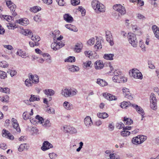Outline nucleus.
<instances>
[{"label":"nucleus","instance_id":"obj_44","mask_svg":"<svg viewBox=\"0 0 159 159\" xmlns=\"http://www.w3.org/2000/svg\"><path fill=\"white\" fill-rule=\"evenodd\" d=\"M120 134L123 137L127 136L130 134V132L129 131L124 130L121 132Z\"/></svg>","mask_w":159,"mask_h":159},{"label":"nucleus","instance_id":"obj_41","mask_svg":"<svg viewBox=\"0 0 159 159\" xmlns=\"http://www.w3.org/2000/svg\"><path fill=\"white\" fill-rule=\"evenodd\" d=\"M8 66V64L5 61H0V66L3 68H7Z\"/></svg>","mask_w":159,"mask_h":159},{"label":"nucleus","instance_id":"obj_10","mask_svg":"<svg viewBox=\"0 0 159 159\" xmlns=\"http://www.w3.org/2000/svg\"><path fill=\"white\" fill-rule=\"evenodd\" d=\"M11 122L13 128L16 130L17 132H20V129L17 120L14 118H12L11 119Z\"/></svg>","mask_w":159,"mask_h":159},{"label":"nucleus","instance_id":"obj_62","mask_svg":"<svg viewBox=\"0 0 159 159\" xmlns=\"http://www.w3.org/2000/svg\"><path fill=\"white\" fill-rule=\"evenodd\" d=\"M119 78V76L114 75L112 77V80L114 82L120 83V81L118 80Z\"/></svg>","mask_w":159,"mask_h":159},{"label":"nucleus","instance_id":"obj_15","mask_svg":"<svg viewBox=\"0 0 159 159\" xmlns=\"http://www.w3.org/2000/svg\"><path fill=\"white\" fill-rule=\"evenodd\" d=\"M64 20L67 22L71 23L73 21V18L68 14H65L63 16Z\"/></svg>","mask_w":159,"mask_h":159},{"label":"nucleus","instance_id":"obj_45","mask_svg":"<svg viewBox=\"0 0 159 159\" xmlns=\"http://www.w3.org/2000/svg\"><path fill=\"white\" fill-rule=\"evenodd\" d=\"M7 77L6 73L1 70H0V78L5 79Z\"/></svg>","mask_w":159,"mask_h":159},{"label":"nucleus","instance_id":"obj_33","mask_svg":"<svg viewBox=\"0 0 159 159\" xmlns=\"http://www.w3.org/2000/svg\"><path fill=\"white\" fill-rule=\"evenodd\" d=\"M139 136H137L136 137H134L132 140V143L135 144H141L140 143V140H139Z\"/></svg>","mask_w":159,"mask_h":159},{"label":"nucleus","instance_id":"obj_31","mask_svg":"<svg viewBox=\"0 0 159 159\" xmlns=\"http://www.w3.org/2000/svg\"><path fill=\"white\" fill-rule=\"evenodd\" d=\"M97 116L99 118L105 119L108 116V115L106 112L99 113H98Z\"/></svg>","mask_w":159,"mask_h":159},{"label":"nucleus","instance_id":"obj_51","mask_svg":"<svg viewBox=\"0 0 159 159\" xmlns=\"http://www.w3.org/2000/svg\"><path fill=\"white\" fill-rule=\"evenodd\" d=\"M88 44L90 45H93L95 43V39L92 38L89 39L87 42Z\"/></svg>","mask_w":159,"mask_h":159},{"label":"nucleus","instance_id":"obj_38","mask_svg":"<svg viewBox=\"0 0 159 159\" xmlns=\"http://www.w3.org/2000/svg\"><path fill=\"white\" fill-rule=\"evenodd\" d=\"M16 54L23 58H25L26 56L25 53L21 49L18 50L16 52Z\"/></svg>","mask_w":159,"mask_h":159},{"label":"nucleus","instance_id":"obj_13","mask_svg":"<svg viewBox=\"0 0 159 159\" xmlns=\"http://www.w3.org/2000/svg\"><path fill=\"white\" fill-rule=\"evenodd\" d=\"M84 123L86 127L89 128L93 124V122L91 117L89 116L86 117L84 120Z\"/></svg>","mask_w":159,"mask_h":159},{"label":"nucleus","instance_id":"obj_47","mask_svg":"<svg viewBox=\"0 0 159 159\" xmlns=\"http://www.w3.org/2000/svg\"><path fill=\"white\" fill-rule=\"evenodd\" d=\"M26 145V144H20L18 148V151L20 152L23 151L25 148Z\"/></svg>","mask_w":159,"mask_h":159},{"label":"nucleus","instance_id":"obj_9","mask_svg":"<svg viewBox=\"0 0 159 159\" xmlns=\"http://www.w3.org/2000/svg\"><path fill=\"white\" fill-rule=\"evenodd\" d=\"M2 135L3 137L11 140H12L14 139L13 136L9 132L5 129H3L2 130Z\"/></svg>","mask_w":159,"mask_h":159},{"label":"nucleus","instance_id":"obj_58","mask_svg":"<svg viewBox=\"0 0 159 159\" xmlns=\"http://www.w3.org/2000/svg\"><path fill=\"white\" fill-rule=\"evenodd\" d=\"M7 148V146L6 144L4 143H0V148L3 149L5 150Z\"/></svg>","mask_w":159,"mask_h":159},{"label":"nucleus","instance_id":"obj_32","mask_svg":"<svg viewBox=\"0 0 159 159\" xmlns=\"http://www.w3.org/2000/svg\"><path fill=\"white\" fill-rule=\"evenodd\" d=\"M51 47L52 49L55 51H56L60 48L59 46L58 43L54 42L52 43L51 45Z\"/></svg>","mask_w":159,"mask_h":159},{"label":"nucleus","instance_id":"obj_39","mask_svg":"<svg viewBox=\"0 0 159 159\" xmlns=\"http://www.w3.org/2000/svg\"><path fill=\"white\" fill-rule=\"evenodd\" d=\"M75 58L74 57H69L65 60V62H75Z\"/></svg>","mask_w":159,"mask_h":159},{"label":"nucleus","instance_id":"obj_22","mask_svg":"<svg viewBox=\"0 0 159 159\" xmlns=\"http://www.w3.org/2000/svg\"><path fill=\"white\" fill-rule=\"evenodd\" d=\"M101 3L98 0H93L92 2V7L95 11L96 9L98 7L99 4Z\"/></svg>","mask_w":159,"mask_h":159},{"label":"nucleus","instance_id":"obj_20","mask_svg":"<svg viewBox=\"0 0 159 159\" xmlns=\"http://www.w3.org/2000/svg\"><path fill=\"white\" fill-rule=\"evenodd\" d=\"M82 47V43L80 42L77 43L75 46L74 50L76 52H79L81 51Z\"/></svg>","mask_w":159,"mask_h":159},{"label":"nucleus","instance_id":"obj_55","mask_svg":"<svg viewBox=\"0 0 159 159\" xmlns=\"http://www.w3.org/2000/svg\"><path fill=\"white\" fill-rule=\"evenodd\" d=\"M34 19L36 21L38 22H40L41 20V16L39 15L35 16L34 17Z\"/></svg>","mask_w":159,"mask_h":159},{"label":"nucleus","instance_id":"obj_48","mask_svg":"<svg viewBox=\"0 0 159 159\" xmlns=\"http://www.w3.org/2000/svg\"><path fill=\"white\" fill-rule=\"evenodd\" d=\"M2 17L4 19H5L6 20L9 22L12 20L11 16H10L3 15Z\"/></svg>","mask_w":159,"mask_h":159},{"label":"nucleus","instance_id":"obj_17","mask_svg":"<svg viewBox=\"0 0 159 159\" xmlns=\"http://www.w3.org/2000/svg\"><path fill=\"white\" fill-rule=\"evenodd\" d=\"M95 68L96 69H101L103 68L104 64L100 61H97L95 63Z\"/></svg>","mask_w":159,"mask_h":159},{"label":"nucleus","instance_id":"obj_3","mask_svg":"<svg viewBox=\"0 0 159 159\" xmlns=\"http://www.w3.org/2000/svg\"><path fill=\"white\" fill-rule=\"evenodd\" d=\"M113 8L115 11L118 12V17L124 15L126 13V10L125 7L120 4H116L114 5ZM117 19H119V17Z\"/></svg>","mask_w":159,"mask_h":159},{"label":"nucleus","instance_id":"obj_27","mask_svg":"<svg viewBox=\"0 0 159 159\" xmlns=\"http://www.w3.org/2000/svg\"><path fill=\"white\" fill-rule=\"evenodd\" d=\"M123 121L126 125H130L133 123V121L130 118H128L126 117L124 118Z\"/></svg>","mask_w":159,"mask_h":159},{"label":"nucleus","instance_id":"obj_2","mask_svg":"<svg viewBox=\"0 0 159 159\" xmlns=\"http://www.w3.org/2000/svg\"><path fill=\"white\" fill-rule=\"evenodd\" d=\"M128 39L129 43L134 47H136L137 45L138 41L136 35L133 33H129Z\"/></svg>","mask_w":159,"mask_h":159},{"label":"nucleus","instance_id":"obj_26","mask_svg":"<svg viewBox=\"0 0 159 159\" xmlns=\"http://www.w3.org/2000/svg\"><path fill=\"white\" fill-rule=\"evenodd\" d=\"M63 105L64 107L67 110H70L73 107L72 105L70 104L69 102L66 101H65L64 102Z\"/></svg>","mask_w":159,"mask_h":159},{"label":"nucleus","instance_id":"obj_56","mask_svg":"<svg viewBox=\"0 0 159 159\" xmlns=\"http://www.w3.org/2000/svg\"><path fill=\"white\" fill-rule=\"evenodd\" d=\"M71 3L73 5L76 6L80 3V0H71Z\"/></svg>","mask_w":159,"mask_h":159},{"label":"nucleus","instance_id":"obj_14","mask_svg":"<svg viewBox=\"0 0 159 159\" xmlns=\"http://www.w3.org/2000/svg\"><path fill=\"white\" fill-rule=\"evenodd\" d=\"M155 37L159 39V28L156 25H153L152 27Z\"/></svg>","mask_w":159,"mask_h":159},{"label":"nucleus","instance_id":"obj_5","mask_svg":"<svg viewBox=\"0 0 159 159\" xmlns=\"http://www.w3.org/2000/svg\"><path fill=\"white\" fill-rule=\"evenodd\" d=\"M77 92V90H62L61 94L64 97H67L75 95Z\"/></svg>","mask_w":159,"mask_h":159},{"label":"nucleus","instance_id":"obj_21","mask_svg":"<svg viewBox=\"0 0 159 159\" xmlns=\"http://www.w3.org/2000/svg\"><path fill=\"white\" fill-rule=\"evenodd\" d=\"M132 106L136 109L139 113L140 114L144 111L143 109L140 107L138 106L135 104H132Z\"/></svg>","mask_w":159,"mask_h":159},{"label":"nucleus","instance_id":"obj_37","mask_svg":"<svg viewBox=\"0 0 159 159\" xmlns=\"http://www.w3.org/2000/svg\"><path fill=\"white\" fill-rule=\"evenodd\" d=\"M41 9V8L39 6H35L31 8L30 11L31 12L34 13H36L38 11H39Z\"/></svg>","mask_w":159,"mask_h":159},{"label":"nucleus","instance_id":"obj_50","mask_svg":"<svg viewBox=\"0 0 159 159\" xmlns=\"http://www.w3.org/2000/svg\"><path fill=\"white\" fill-rule=\"evenodd\" d=\"M43 123V125L45 127H49L51 126V123L48 120H46Z\"/></svg>","mask_w":159,"mask_h":159},{"label":"nucleus","instance_id":"obj_12","mask_svg":"<svg viewBox=\"0 0 159 159\" xmlns=\"http://www.w3.org/2000/svg\"><path fill=\"white\" fill-rule=\"evenodd\" d=\"M29 78L31 80L34 84H37L39 82V77L37 75L29 74Z\"/></svg>","mask_w":159,"mask_h":159},{"label":"nucleus","instance_id":"obj_61","mask_svg":"<svg viewBox=\"0 0 159 159\" xmlns=\"http://www.w3.org/2000/svg\"><path fill=\"white\" fill-rule=\"evenodd\" d=\"M114 73L115 76H119L120 75L121 72L119 70H115Z\"/></svg>","mask_w":159,"mask_h":159},{"label":"nucleus","instance_id":"obj_25","mask_svg":"<svg viewBox=\"0 0 159 159\" xmlns=\"http://www.w3.org/2000/svg\"><path fill=\"white\" fill-rule=\"evenodd\" d=\"M8 8L10 10L11 12L12 13V14L13 16H15L17 15L16 13L15 12V11L16 8V6L15 4H14Z\"/></svg>","mask_w":159,"mask_h":159},{"label":"nucleus","instance_id":"obj_6","mask_svg":"<svg viewBox=\"0 0 159 159\" xmlns=\"http://www.w3.org/2000/svg\"><path fill=\"white\" fill-rule=\"evenodd\" d=\"M131 76L134 78L142 79L143 78V75L142 73L139 72L137 69H133L131 72L130 73Z\"/></svg>","mask_w":159,"mask_h":159},{"label":"nucleus","instance_id":"obj_49","mask_svg":"<svg viewBox=\"0 0 159 159\" xmlns=\"http://www.w3.org/2000/svg\"><path fill=\"white\" fill-rule=\"evenodd\" d=\"M119 77L118 80L120 81V83L124 82L127 81V79L125 77L119 76Z\"/></svg>","mask_w":159,"mask_h":159},{"label":"nucleus","instance_id":"obj_40","mask_svg":"<svg viewBox=\"0 0 159 159\" xmlns=\"http://www.w3.org/2000/svg\"><path fill=\"white\" fill-rule=\"evenodd\" d=\"M39 98L34 95H31V97L30 98L29 101L30 102H33L35 101H39Z\"/></svg>","mask_w":159,"mask_h":159},{"label":"nucleus","instance_id":"obj_30","mask_svg":"<svg viewBox=\"0 0 159 159\" xmlns=\"http://www.w3.org/2000/svg\"><path fill=\"white\" fill-rule=\"evenodd\" d=\"M132 104H131L129 101L126 102L124 101L121 102L120 106L121 107L123 108H126L128 107L130 105V106H132Z\"/></svg>","mask_w":159,"mask_h":159},{"label":"nucleus","instance_id":"obj_34","mask_svg":"<svg viewBox=\"0 0 159 159\" xmlns=\"http://www.w3.org/2000/svg\"><path fill=\"white\" fill-rule=\"evenodd\" d=\"M25 83L26 85L28 87L32 86L34 84L30 78L26 79L25 81Z\"/></svg>","mask_w":159,"mask_h":159},{"label":"nucleus","instance_id":"obj_19","mask_svg":"<svg viewBox=\"0 0 159 159\" xmlns=\"http://www.w3.org/2000/svg\"><path fill=\"white\" fill-rule=\"evenodd\" d=\"M65 27L67 29L70 30L75 32H77L78 31L77 28L75 25L71 24H66L65 25Z\"/></svg>","mask_w":159,"mask_h":159},{"label":"nucleus","instance_id":"obj_54","mask_svg":"<svg viewBox=\"0 0 159 159\" xmlns=\"http://www.w3.org/2000/svg\"><path fill=\"white\" fill-rule=\"evenodd\" d=\"M36 119L38 120L39 123H40L41 124H42L43 123V118L39 115H37L36 116Z\"/></svg>","mask_w":159,"mask_h":159},{"label":"nucleus","instance_id":"obj_60","mask_svg":"<svg viewBox=\"0 0 159 159\" xmlns=\"http://www.w3.org/2000/svg\"><path fill=\"white\" fill-rule=\"evenodd\" d=\"M49 155L50 158L52 159L55 158L57 157V155L55 153H50Z\"/></svg>","mask_w":159,"mask_h":159},{"label":"nucleus","instance_id":"obj_18","mask_svg":"<svg viewBox=\"0 0 159 159\" xmlns=\"http://www.w3.org/2000/svg\"><path fill=\"white\" fill-rule=\"evenodd\" d=\"M96 83L102 87H103L107 85V83L105 80L101 79H97Z\"/></svg>","mask_w":159,"mask_h":159},{"label":"nucleus","instance_id":"obj_11","mask_svg":"<svg viewBox=\"0 0 159 159\" xmlns=\"http://www.w3.org/2000/svg\"><path fill=\"white\" fill-rule=\"evenodd\" d=\"M106 36L107 41L110 43L111 45H113L114 44L113 39L112 38V35L110 31H106Z\"/></svg>","mask_w":159,"mask_h":159},{"label":"nucleus","instance_id":"obj_43","mask_svg":"<svg viewBox=\"0 0 159 159\" xmlns=\"http://www.w3.org/2000/svg\"><path fill=\"white\" fill-rule=\"evenodd\" d=\"M59 6H65L66 3L64 0H56Z\"/></svg>","mask_w":159,"mask_h":159},{"label":"nucleus","instance_id":"obj_46","mask_svg":"<svg viewBox=\"0 0 159 159\" xmlns=\"http://www.w3.org/2000/svg\"><path fill=\"white\" fill-rule=\"evenodd\" d=\"M124 125L122 122L118 123L116 124V127L118 129H121L124 127Z\"/></svg>","mask_w":159,"mask_h":159},{"label":"nucleus","instance_id":"obj_63","mask_svg":"<svg viewBox=\"0 0 159 159\" xmlns=\"http://www.w3.org/2000/svg\"><path fill=\"white\" fill-rule=\"evenodd\" d=\"M6 5L8 7H9L12 5L14 4L11 1L9 0L7 1L6 2Z\"/></svg>","mask_w":159,"mask_h":159},{"label":"nucleus","instance_id":"obj_52","mask_svg":"<svg viewBox=\"0 0 159 159\" xmlns=\"http://www.w3.org/2000/svg\"><path fill=\"white\" fill-rule=\"evenodd\" d=\"M103 96L107 100H110L111 94L108 93H105L103 94Z\"/></svg>","mask_w":159,"mask_h":159},{"label":"nucleus","instance_id":"obj_16","mask_svg":"<svg viewBox=\"0 0 159 159\" xmlns=\"http://www.w3.org/2000/svg\"><path fill=\"white\" fill-rule=\"evenodd\" d=\"M98 7L95 11L96 13H99L105 11V7L102 3H101V4H99Z\"/></svg>","mask_w":159,"mask_h":159},{"label":"nucleus","instance_id":"obj_35","mask_svg":"<svg viewBox=\"0 0 159 159\" xmlns=\"http://www.w3.org/2000/svg\"><path fill=\"white\" fill-rule=\"evenodd\" d=\"M94 48L96 51L101 49L102 48V45L100 42L97 41L94 46Z\"/></svg>","mask_w":159,"mask_h":159},{"label":"nucleus","instance_id":"obj_64","mask_svg":"<svg viewBox=\"0 0 159 159\" xmlns=\"http://www.w3.org/2000/svg\"><path fill=\"white\" fill-rule=\"evenodd\" d=\"M47 111L49 113H54L55 111L53 108L51 107L48 109Z\"/></svg>","mask_w":159,"mask_h":159},{"label":"nucleus","instance_id":"obj_59","mask_svg":"<svg viewBox=\"0 0 159 159\" xmlns=\"http://www.w3.org/2000/svg\"><path fill=\"white\" fill-rule=\"evenodd\" d=\"M8 73H10L11 76V77L13 76L17 73L16 71L15 70H9V71H8Z\"/></svg>","mask_w":159,"mask_h":159},{"label":"nucleus","instance_id":"obj_1","mask_svg":"<svg viewBox=\"0 0 159 159\" xmlns=\"http://www.w3.org/2000/svg\"><path fill=\"white\" fill-rule=\"evenodd\" d=\"M20 33L24 35L31 37V39L34 42H39L40 39V38L39 36L33 35L31 30L29 29L22 30L20 31Z\"/></svg>","mask_w":159,"mask_h":159},{"label":"nucleus","instance_id":"obj_4","mask_svg":"<svg viewBox=\"0 0 159 159\" xmlns=\"http://www.w3.org/2000/svg\"><path fill=\"white\" fill-rule=\"evenodd\" d=\"M150 107L153 110H155L157 108V99L154 94L152 93L150 96Z\"/></svg>","mask_w":159,"mask_h":159},{"label":"nucleus","instance_id":"obj_8","mask_svg":"<svg viewBox=\"0 0 159 159\" xmlns=\"http://www.w3.org/2000/svg\"><path fill=\"white\" fill-rule=\"evenodd\" d=\"M53 147L52 145L47 141H44L41 148V149L45 151Z\"/></svg>","mask_w":159,"mask_h":159},{"label":"nucleus","instance_id":"obj_24","mask_svg":"<svg viewBox=\"0 0 159 159\" xmlns=\"http://www.w3.org/2000/svg\"><path fill=\"white\" fill-rule=\"evenodd\" d=\"M18 22L23 25H26L28 23V20L26 18L18 20Z\"/></svg>","mask_w":159,"mask_h":159},{"label":"nucleus","instance_id":"obj_23","mask_svg":"<svg viewBox=\"0 0 159 159\" xmlns=\"http://www.w3.org/2000/svg\"><path fill=\"white\" fill-rule=\"evenodd\" d=\"M123 93L125 97L129 99H132L133 97L131 96V94L128 90H124Z\"/></svg>","mask_w":159,"mask_h":159},{"label":"nucleus","instance_id":"obj_29","mask_svg":"<svg viewBox=\"0 0 159 159\" xmlns=\"http://www.w3.org/2000/svg\"><path fill=\"white\" fill-rule=\"evenodd\" d=\"M69 70L72 72L78 71L79 70V67L75 66L72 65L69 67Z\"/></svg>","mask_w":159,"mask_h":159},{"label":"nucleus","instance_id":"obj_57","mask_svg":"<svg viewBox=\"0 0 159 159\" xmlns=\"http://www.w3.org/2000/svg\"><path fill=\"white\" fill-rule=\"evenodd\" d=\"M79 11L81 12L82 16H84L85 14L86 11L82 7H79Z\"/></svg>","mask_w":159,"mask_h":159},{"label":"nucleus","instance_id":"obj_36","mask_svg":"<svg viewBox=\"0 0 159 159\" xmlns=\"http://www.w3.org/2000/svg\"><path fill=\"white\" fill-rule=\"evenodd\" d=\"M44 92L48 96L53 95L55 93L54 90H44Z\"/></svg>","mask_w":159,"mask_h":159},{"label":"nucleus","instance_id":"obj_7","mask_svg":"<svg viewBox=\"0 0 159 159\" xmlns=\"http://www.w3.org/2000/svg\"><path fill=\"white\" fill-rule=\"evenodd\" d=\"M63 128L65 131L70 133H75L77 132L75 129L70 126H65L63 127Z\"/></svg>","mask_w":159,"mask_h":159},{"label":"nucleus","instance_id":"obj_28","mask_svg":"<svg viewBox=\"0 0 159 159\" xmlns=\"http://www.w3.org/2000/svg\"><path fill=\"white\" fill-rule=\"evenodd\" d=\"M114 55L113 54H106L104 55V58L106 60H113V57Z\"/></svg>","mask_w":159,"mask_h":159},{"label":"nucleus","instance_id":"obj_42","mask_svg":"<svg viewBox=\"0 0 159 159\" xmlns=\"http://www.w3.org/2000/svg\"><path fill=\"white\" fill-rule=\"evenodd\" d=\"M138 136L140 140V143H142L147 139V137L143 135Z\"/></svg>","mask_w":159,"mask_h":159},{"label":"nucleus","instance_id":"obj_53","mask_svg":"<svg viewBox=\"0 0 159 159\" xmlns=\"http://www.w3.org/2000/svg\"><path fill=\"white\" fill-rule=\"evenodd\" d=\"M23 117L24 120H27L29 119V114L27 113V111H25L23 113Z\"/></svg>","mask_w":159,"mask_h":159}]
</instances>
